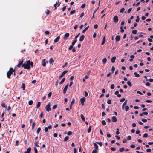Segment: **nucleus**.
Here are the masks:
<instances>
[{
    "instance_id": "nucleus-1",
    "label": "nucleus",
    "mask_w": 153,
    "mask_h": 153,
    "mask_svg": "<svg viewBox=\"0 0 153 153\" xmlns=\"http://www.w3.org/2000/svg\"><path fill=\"white\" fill-rule=\"evenodd\" d=\"M33 63L30 60H27L24 64H23L22 67H23L25 69H27L29 70L30 68V65L31 67L33 66Z\"/></svg>"
},
{
    "instance_id": "nucleus-2",
    "label": "nucleus",
    "mask_w": 153,
    "mask_h": 153,
    "mask_svg": "<svg viewBox=\"0 0 153 153\" xmlns=\"http://www.w3.org/2000/svg\"><path fill=\"white\" fill-rule=\"evenodd\" d=\"M15 71V68L14 69H13V68H10L7 73V77L8 78H10L11 75L13 74V72Z\"/></svg>"
},
{
    "instance_id": "nucleus-3",
    "label": "nucleus",
    "mask_w": 153,
    "mask_h": 153,
    "mask_svg": "<svg viewBox=\"0 0 153 153\" xmlns=\"http://www.w3.org/2000/svg\"><path fill=\"white\" fill-rule=\"evenodd\" d=\"M51 105L50 103H48V105H47L45 107L46 110L48 112H49L51 110V108L50 107Z\"/></svg>"
},
{
    "instance_id": "nucleus-4",
    "label": "nucleus",
    "mask_w": 153,
    "mask_h": 153,
    "mask_svg": "<svg viewBox=\"0 0 153 153\" xmlns=\"http://www.w3.org/2000/svg\"><path fill=\"white\" fill-rule=\"evenodd\" d=\"M68 72V70H66L63 71L62 73V74L59 76V79H60L64 75Z\"/></svg>"
},
{
    "instance_id": "nucleus-5",
    "label": "nucleus",
    "mask_w": 153,
    "mask_h": 153,
    "mask_svg": "<svg viewBox=\"0 0 153 153\" xmlns=\"http://www.w3.org/2000/svg\"><path fill=\"white\" fill-rule=\"evenodd\" d=\"M85 97H83L80 99V100L81 102V104L82 106H83L84 105V102L85 100Z\"/></svg>"
},
{
    "instance_id": "nucleus-6",
    "label": "nucleus",
    "mask_w": 153,
    "mask_h": 153,
    "mask_svg": "<svg viewBox=\"0 0 153 153\" xmlns=\"http://www.w3.org/2000/svg\"><path fill=\"white\" fill-rule=\"evenodd\" d=\"M68 86V84H67V85L64 87L63 91V93L64 94H65V93H66V91L67 90Z\"/></svg>"
},
{
    "instance_id": "nucleus-7",
    "label": "nucleus",
    "mask_w": 153,
    "mask_h": 153,
    "mask_svg": "<svg viewBox=\"0 0 153 153\" xmlns=\"http://www.w3.org/2000/svg\"><path fill=\"white\" fill-rule=\"evenodd\" d=\"M118 21V17L117 16H115L113 18V21L115 23H117Z\"/></svg>"
},
{
    "instance_id": "nucleus-8",
    "label": "nucleus",
    "mask_w": 153,
    "mask_h": 153,
    "mask_svg": "<svg viewBox=\"0 0 153 153\" xmlns=\"http://www.w3.org/2000/svg\"><path fill=\"white\" fill-rule=\"evenodd\" d=\"M19 63L16 65V67H20L21 65L23 64V60H22L21 61H19Z\"/></svg>"
},
{
    "instance_id": "nucleus-9",
    "label": "nucleus",
    "mask_w": 153,
    "mask_h": 153,
    "mask_svg": "<svg viewBox=\"0 0 153 153\" xmlns=\"http://www.w3.org/2000/svg\"><path fill=\"white\" fill-rule=\"evenodd\" d=\"M59 3L58 5V6H57L58 7L59 6L60 4H61V2H59V1H58V2H56L54 5V7H55V9H56V8H57V4H58V3Z\"/></svg>"
},
{
    "instance_id": "nucleus-10",
    "label": "nucleus",
    "mask_w": 153,
    "mask_h": 153,
    "mask_svg": "<svg viewBox=\"0 0 153 153\" xmlns=\"http://www.w3.org/2000/svg\"><path fill=\"white\" fill-rule=\"evenodd\" d=\"M31 149L30 147L28 148L27 151L24 152V153H30L31 152Z\"/></svg>"
},
{
    "instance_id": "nucleus-11",
    "label": "nucleus",
    "mask_w": 153,
    "mask_h": 153,
    "mask_svg": "<svg viewBox=\"0 0 153 153\" xmlns=\"http://www.w3.org/2000/svg\"><path fill=\"white\" fill-rule=\"evenodd\" d=\"M117 119L116 118V117L115 116H113L112 118V121L113 122H116L117 121Z\"/></svg>"
},
{
    "instance_id": "nucleus-12",
    "label": "nucleus",
    "mask_w": 153,
    "mask_h": 153,
    "mask_svg": "<svg viewBox=\"0 0 153 153\" xmlns=\"http://www.w3.org/2000/svg\"><path fill=\"white\" fill-rule=\"evenodd\" d=\"M119 93V92L118 91H117L115 92L114 94L115 95H117V96L118 97H121V96L120 94H118Z\"/></svg>"
},
{
    "instance_id": "nucleus-13",
    "label": "nucleus",
    "mask_w": 153,
    "mask_h": 153,
    "mask_svg": "<svg viewBox=\"0 0 153 153\" xmlns=\"http://www.w3.org/2000/svg\"><path fill=\"white\" fill-rule=\"evenodd\" d=\"M120 40V36L119 35H117L115 37V40L116 42L119 41Z\"/></svg>"
},
{
    "instance_id": "nucleus-14",
    "label": "nucleus",
    "mask_w": 153,
    "mask_h": 153,
    "mask_svg": "<svg viewBox=\"0 0 153 153\" xmlns=\"http://www.w3.org/2000/svg\"><path fill=\"white\" fill-rule=\"evenodd\" d=\"M69 36V33H67L65 34L64 36V39H67L68 38Z\"/></svg>"
},
{
    "instance_id": "nucleus-15",
    "label": "nucleus",
    "mask_w": 153,
    "mask_h": 153,
    "mask_svg": "<svg viewBox=\"0 0 153 153\" xmlns=\"http://www.w3.org/2000/svg\"><path fill=\"white\" fill-rule=\"evenodd\" d=\"M60 39V36H58L54 40V42L55 43H56Z\"/></svg>"
},
{
    "instance_id": "nucleus-16",
    "label": "nucleus",
    "mask_w": 153,
    "mask_h": 153,
    "mask_svg": "<svg viewBox=\"0 0 153 153\" xmlns=\"http://www.w3.org/2000/svg\"><path fill=\"white\" fill-rule=\"evenodd\" d=\"M54 61V60L53 58H51L50 59L49 63L50 64H53Z\"/></svg>"
},
{
    "instance_id": "nucleus-17",
    "label": "nucleus",
    "mask_w": 153,
    "mask_h": 153,
    "mask_svg": "<svg viewBox=\"0 0 153 153\" xmlns=\"http://www.w3.org/2000/svg\"><path fill=\"white\" fill-rule=\"evenodd\" d=\"M85 38V36L84 35H82L81 37H80L79 39V41H83L84 39Z\"/></svg>"
},
{
    "instance_id": "nucleus-18",
    "label": "nucleus",
    "mask_w": 153,
    "mask_h": 153,
    "mask_svg": "<svg viewBox=\"0 0 153 153\" xmlns=\"http://www.w3.org/2000/svg\"><path fill=\"white\" fill-rule=\"evenodd\" d=\"M127 100H126L124 102L122 105V108L123 110L124 109V105H126L127 104Z\"/></svg>"
},
{
    "instance_id": "nucleus-19",
    "label": "nucleus",
    "mask_w": 153,
    "mask_h": 153,
    "mask_svg": "<svg viewBox=\"0 0 153 153\" xmlns=\"http://www.w3.org/2000/svg\"><path fill=\"white\" fill-rule=\"evenodd\" d=\"M45 61V59H44L43 60V61L42 62V65L44 67L46 65Z\"/></svg>"
},
{
    "instance_id": "nucleus-20",
    "label": "nucleus",
    "mask_w": 153,
    "mask_h": 153,
    "mask_svg": "<svg viewBox=\"0 0 153 153\" xmlns=\"http://www.w3.org/2000/svg\"><path fill=\"white\" fill-rule=\"evenodd\" d=\"M116 59V57L115 56L112 57L111 59V62L112 63H114L115 62V60Z\"/></svg>"
},
{
    "instance_id": "nucleus-21",
    "label": "nucleus",
    "mask_w": 153,
    "mask_h": 153,
    "mask_svg": "<svg viewBox=\"0 0 153 153\" xmlns=\"http://www.w3.org/2000/svg\"><path fill=\"white\" fill-rule=\"evenodd\" d=\"M74 101H75V99H74V98L72 100V101H71V105H70V109H71L72 108H71V105L72 104H74Z\"/></svg>"
},
{
    "instance_id": "nucleus-22",
    "label": "nucleus",
    "mask_w": 153,
    "mask_h": 153,
    "mask_svg": "<svg viewBox=\"0 0 153 153\" xmlns=\"http://www.w3.org/2000/svg\"><path fill=\"white\" fill-rule=\"evenodd\" d=\"M25 85L24 83H22V87L21 88L23 90H24L25 89Z\"/></svg>"
},
{
    "instance_id": "nucleus-23",
    "label": "nucleus",
    "mask_w": 153,
    "mask_h": 153,
    "mask_svg": "<svg viewBox=\"0 0 153 153\" xmlns=\"http://www.w3.org/2000/svg\"><path fill=\"white\" fill-rule=\"evenodd\" d=\"M94 145L95 148V150H97L98 149V146L95 143H94Z\"/></svg>"
},
{
    "instance_id": "nucleus-24",
    "label": "nucleus",
    "mask_w": 153,
    "mask_h": 153,
    "mask_svg": "<svg viewBox=\"0 0 153 153\" xmlns=\"http://www.w3.org/2000/svg\"><path fill=\"white\" fill-rule=\"evenodd\" d=\"M65 78H63L62 79V80L59 82V84L61 85V84H62L64 82V81H65Z\"/></svg>"
},
{
    "instance_id": "nucleus-25",
    "label": "nucleus",
    "mask_w": 153,
    "mask_h": 153,
    "mask_svg": "<svg viewBox=\"0 0 153 153\" xmlns=\"http://www.w3.org/2000/svg\"><path fill=\"white\" fill-rule=\"evenodd\" d=\"M88 77H89V76H87V75H86L85 76V77H84L83 78V79H82L83 81V82H85V81L86 79H88Z\"/></svg>"
},
{
    "instance_id": "nucleus-26",
    "label": "nucleus",
    "mask_w": 153,
    "mask_h": 153,
    "mask_svg": "<svg viewBox=\"0 0 153 153\" xmlns=\"http://www.w3.org/2000/svg\"><path fill=\"white\" fill-rule=\"evenodd\" d=\"M80 116L82 120L83 121H84L85 120V118L83 115H82V114H81Z\"/></svg>"
},
{
    "instance_id": "nucleus-27",
    "label": "nucleus",
    "mask_w": 153,
    "mask_h": 153,
    "mask_svg": "<svg viewBox=\"0 0 153 153\" xmlns=\"http://www.w3.org/2000/svg\"><path fill=\"white\" fill-rule=\"evenodd\" d=\"M91 126L89 127V128H88V133H90L91 131Z\"/></svg>"
},
{
    "instance_id": "nucleus-28",
    "label": "nucleus",
    "mask_w": 153,
    "mask_h": 153,
    "mask_svg": "<svg viewBox=\"0 0 153 153\" xmlns=\"http://www.w3.org/2000/svg\"><path fill=\"white\" fill-rule=\"evenodd\" d=\"M107 61V59L106 58H104L102 60V62L104 64H105Z\"/></svg>"
},
{
    "instance_id": "nucleus-29",
    "label": "nucleus",
    "mask_w": 153,
    "mask_h": 153,
    "mask_svg": "<svg viewBox=\"0 0 153 153\" xmlns=\"http://www.w3.org/2000/svg\"><path fill=\"white\" fill-rule=\"evenodd\" d=\"M134 74L135 75L136 77H138L140 76V75L137 74L136 72H135L134 73Z\"/></svg>"
},
{
    "instance_id": "nucleus-30",
    "label": "nucleus",
    "mask_w": 153,
    "mask_h": 153,
    "mask_svg": "<svg viewBox=\"0 0 153 153\" xmlns=\"http://www.w3.org/2000/svg\"><path fill=\"white\" fill-rule=\"evenodd\" d=\"M38 142L37 141H35V145L37 146V147H39V146L38 145Z\"/></svg>"
},
{
    "instance_id": "nucleus-31",
    "label": "nucleus",
    "mask_w": 153,
    "mask_h": 153,
    "mask_svg": "<svg viewBox=\"0 0 153 153\" xmlns=\"http://www.w3.org/2000/svg\"><path fill=\"white\" fill-rule=\"evenodd\" d=\"M137 30H134L132 31V33L134 34H136L137 33Z\"/></svg>"
},
{
    "instance_id": "nucleus-32",
    "label": "nucleus",
    "mask_w": 153,
    "mask_h": 153,
    "mask_svg": "<svg viewBox=\"0 0 153 153\" xmlns=\"http://www.w3.org/2000/svg\"><path fill=\"white\" fill-rule=\"evenodd\" d=\"M69 138V137L68 136H66L64 139V141L65 142H66L67 141Z\"/></svg>"
},
{
    "instance_id": "nucleus-33",
    "label": "nucleus",
    "mask_w": 153,
    "mask_h": 153,
    "mask_svg": "<svg viewBox=\"0 0 153 153\" xmlns=\"http://www.w3.org/2000/svg\"><path fill=\"white\" fill-rule=\"evenodd\" d=\"M89 27V26H88L87 27H86L82 31V33H84L88 29Z\"/></svg>"
},
{
    "instance_id": "nucleus-34",
    "label": "nucleus",
    "mask_w": 153,
    "mask_h": 153,
    "mask_svg": "<svg viewBox=\"0 0 153 153\" xmlns=\"http://www.w3.org/2000/svg\"><path fill=\"white\" fill-rule=\"evenodd\" d=\"M40 106V102H38L37 105H36V107L37 108H39Z\"/></svg>"
},
{
    "instance_id": "nucleus-35",
    "label": "nucleus",
    "mask_w": 153,
    "mask_h": 153,
    "mask_svg": "<svg viewBox=\"0 0 153 153\" xmlns=\"http://www.w3.org/2000/svg\"><path fill=\"white\" fill-rule=\"evenodd\" d=\"M41 130V128L40 127H39L37 129L36 133L37 134H38L39 133Z\"/></svg>"
},
{
    "instance_id": "nucleus-36",
    "label": "nucleus",
    "mask_w": 153,
    "mask_h": 153,
    "mask_svg": "<svg viewBox=\"0 0 153 153\" xmlns=\"http://www.w3.org/2000/svg\"><path fill=\"white\" fill-rule=\"evenodd\" d=\"M129 107L128 106H125V109L126 111H127L129 110Z\"/></svg>"
},
{
    "instance_id": "nucleus-37",
    "label": "nucleus",
    "mask_w": 153,
    "mask_h": 153,
    "mask_svg": "<svg viewBox=\"0 0 153 153\" xmlns=\"http://www.w3.org/2000/svg\"><path fill=\"white\" fill-rule=\"evenodd\" d=\"M148 134L147 133H145L143 136V137L144 138H146L148 137Z\"/></svg>"
},
{
    "instance_id": "nucleus-38",
    "label": "nucleus",
    "mask_w": 153,
    "mask_h": 153,
    "mask_svg": "<svg viewBox=\"0 0 153 153\" xmlns=\"http://www.w3.org/2000/svg\"><path fill=\"white\" fill-rule=\"evenodd\" d=\"M35 123L34 122L33 123H32V129H33L34 128V127L35 126Z\"/></svg>"
},
{
    "instance_id": "nucleus-39",
    "label": "nucleus",
    "mask_w": 153,
    "mask_h": 153,
    "mask_svg": "<svg viewBox=\"0 0 153 153\" xmlns=\"http://www.w3.org/2000/svg\"><path fill=\"white\" fill-rule=\"evenodd\" d=\"M76 12V10H74L72 11H71L70 12V14L71 15H72L74 13Z\"/></svg>"
},
{
    "instance_id": "nucleus-40",
    "label": "nucleus",
    "mask_w": 153,
    "mask_h": 153,
    "mask_svg": "<svg viewBox=\"0 0 153 153\" xmlns=\"http://www.w3.org/2000/svg\"><path fill=\"white\" fill-rule=\"evenodd\" d=\"M120 32L122 33H123L124 31V30L123 29V27L122 26H121L120 27Z\"/></svg>"
},
{
    "instance_id": "nucleus-41",
    "label": "nucleus",
    "mask_w": 153,
    "mask_h": 153,
    "mask_svg": "<svg viewBox=\"0 0 153 153\" xmlns=\"http://www.w3.org/2000/svg\"><path fill=\"white\" fill-rule=\"evenodd\" d=\"M33 103V101L32 100H30L28 102V104L30 105H31Z\"/></svg>"
},
{
    "instance_id": "nucleus-42",
    "label": "nucleus",
    "mask_w": 153,
    "mask_h": 153,
    "mask_svg": "<svg viewBox=\"0 0 153 153\" xmlns=\"http://www.w3.org/2000/svg\"><path fill=\"white\" fill-rule=\"evenodd\" d=\"M125 150V148L124 147L121 148L119 149V151L120 152H122L124 151Z\"/></svg>"
},
{
    "instance_id": "nucleus-43",
    "label": "nucleus",
    "mask_w": 153,
    "mask_h": 153,
    "mask_svg": "<svg viewBox=\"0 0 153 153\" xmlns=\"http://www.w3.org/2000/svg\"><path fill=\"white\" fill-rule=\"evenodd\" d=\"M110 88L111 89H113L114 88V84H111L110 86Z\"/></svg>"
},
{
    "instance_id": "nucleus-44",
    "label": "nucleus",
    "mask_w": 153,
    "mask_h": 153,
    "mask_svg": "<svg viewBox=\"0 0 153 153\" xmlns=\"http://www.w3.org/2000/svg\"><path fill=\"white\" fill-rule=\"evenodd\" d=\"M127 84L129 86H132L131 83L129 81L127 82Z\"/></svg>"
},
{
    "instance_id": "nucleus-45",
    "label": "nucleus",
    "mask_w": 153,
    "mask_h": 153,
    "mask_svg": "<svg viewBox=\"0 0 153 153\" xmlns=\"http://www.w3.org/2000/svg\"><path fill=\"white\" fill-rule=\"evenodd\" d=\"M125 10V8H122L120 10V13H123L124 12Z\"/></svg>"
},
{
    "instance_id": "nucleus-46",
    "label": "nucleus",
    "mask_w": 153,
    "mask_h": 153,
    "mask_svg": "<svg viewBox=\"0 0 153 153\" xmlns=\"http://www.w3.org/2000/svg\"><path fill=\"white\" fill-rule=\"evenodd\" d=\"M34 149L35 151V153H38V150L36 147H34Z\"/></svg>"
},
{
    "instance_id": "nucleus-47",
    "label": "nucleus",
    "mask_w": 153,
    "mask_h": 153,
    "mask_svg": "<svg viewBox=\"0 0 153 153\" xmlns=\"http://www.w3.org/2000/svg\"><path fill=\"white\" fill-rule=\"evenodd\" d=\"M139 20H140V19H139V17L138 16H137V18H136V19L135 20V21L136 22H138L139 21Z\"/></svg>"
},
{
    "instance_id": "nucleus-48",
    "label": "nucleus",
    "mask_w": 153,
    "mask_h": 153,
    "mask_svg": "<svg viewBox=\"0 0 153 153\" xmlns=\"http://www.w3.org/2000/svg\"><path fill=\"white\" fill-rule=\"evenodd\" d=\"M19 142L18 140H16V142H15V146H16L19 145Z\"/></svg>"
},
{
    "instance_id": "nucleus-49",
    "label": "nucleus",
    "mask_w": 153,
    "mask_h": 153,
    "mask_svg": "<svg viewBox=\"0 0 153 153\" xmlns=\"http://www.w3.org/2000/svg\"><path fill=\"white\" fill-rule=\"evenodd\" d=\"M115 69V67L114 66H112L111 68V71L112 73H113L114 72Z\"/></svg>"
},
{
    "instance_id": "nucleus-50",
    "label": "nucleus",
    "mask_w": 153,
    "mask_h": 153,
    "mask_svg": "<svg viewBox=\"0 0 153 153\" xmlns=\"http://www.w3.org/2000/svg\"><path fill=\"white\" fill-rule=\"evenodd\" d=\"M97 143L101 146H102V144L101 142H97Z\"/></svg>"
},
{
    "instance_id": "nucleus-51",
    "label": "nucleus",
    "mask_w": 153,
    "mask_h": 153,
    "mask_svg": "<svg viewBox=\"0 0 153 153\" xmlns=\"http://www.w3.org/2000/svg\"><path fill=\"white\" fill-rule=\"evenodd\" d=\"M57 104H56L55 105H54L53 106V109H55L56 108H57Z\"/></svg>"
},
{
    "instance_id": "nucleus-52",
    "label": "nucleus",
    "mask_w": 153,
    "mask_h": 153,
    "mask_svg": "<svg viewBox=\"0 0 153 153\" xmlns=\"http://www.w3.org/2000/svg\"><path fill=\"white\" fill-rule=\"evenodd\" d=\"M72 134V132L71 131H68L67 133L68 135L70 136Z\"/></svg>"
},
{
    "instance_id": "nucleus-53",
    "label": "nucleus",
    "mask_w": 153,
    "mask_h": 153,
    "mask_svg": "<svg viewBox=\"0 0 153 153\" xmlns=\"http://www.w3.org/2000/svg\"><path fill=\"white\" fill-rule=\"evenodd\" d=\"M131 137L130 136H128L127 137V140H131Z\"/></svg>"
},
{
    "instance_id": "nucleus-54",
    "label": "nucleus",
    "mask_w": 153,
    "mask_h": 153,
    "mask_svg": "<svg viewBox=\"0 0 153 153\" xmlns=\"http://www.w3.org/2000/svg\"><path fill=\"white\" fill-rule=\"evenodd\" d=\"M1 105L3 107H4V108H5V109H7V107L5 105V104L4 103H3V104H1Z\"/></svg>"
},
{
    "instance_id": "nucleus-55",
    "label": "nucleus",
    "mask_w": 153,
    "mask_h": 153,
    "mask_svg": "<svg viewBox=\"0 0 153 153\" xmlns=\"http://www.w3.org/2000/svg\"><path fill=\"white\" fill-rule=\"evenodd\" d=\"M102 125H105L106 124V123L105 121L104 120H102Z\"/></svg>"
},
{
    "instance_id": "nucleus-56",
    "label": "nucleus",
    "mask_w": 153,
    "mask_h": 153,
    "mask_svg": "<svg viewBox=\"0 0 153 153\" xmlns=\"http://www.w3.org/2000/svg\"><path fill=\"white\" fill-rule=\"evenodd\" d=\"M132 10V8H129L128 11H127V13H129Z\"/></svg>"
},
{
    "instance_id": "nucleus-57",
    "label": "nucleus",
    "mask_w": 153,
    "mask_h": 153,
    "mask_svg": "<svg viewBox=\"0 0 153 153\" xmlns=\"http://www.w3.org/2000/svg\"><path fill=\"white\" fill-rule=\"evenodd\" d=\"M102 108L103 109H105V106L103 104H102Z\"/></svg>"
},
{
    "instance_id": "nucleus-58",
    "label": "nucleus",
    "mask_w": 153,
    "mask_h": 153,
    "mask_svg": "<svg viewBox=\"0 0 153 153\" xmlns=\"http://www.w3.org/2000/svg\"><path fill=\"white\" fill-rule=\"evenodd\" d=\"M48 131V127H46L45 128V132H47Z\"/></svg>"
},
{
    "instance_id": "nucleus-59",
    "label": "nucleus",
    "mask_w": 153,
    "mask_h": 153,
    "mask_svg": "<svg viewBox=\"0 0 153 153\" xmlns=\"http://www.w3.org/2000/svg\"><path fill=\"white\" fill-rule=\"evenodd\" d=\"M77 149L76 148H75L74 149V153H76Z\"/></svg>"
},
{
    "instance_id": "nucleus-60",
    "label": "nucleus",
    "mask_w": 153,
    "mask_h": 153,
    "mask_svg": "<svg viewBox=\"0 0 153 153\" xmlns=\"http://www.w3.org/2000/svg\"><path fill=\"white\" fill-rule=\"evenodd\" d=\"M98 25L97 24H96L94 26V29H97L98 27Z\"/></svg>"
},
{
    "instance_id": "nucleus-61",
    "label": "nucleus",
    "mask_w": 153,
    "mask_h": 153,
    "mask_svg": "<svg viewBox=\"0 0 153 153\" xmlns=\"http://www.w3.org/2000/svg\"><path fill=\"white\" fill-rule=\"evenodd\" d=\"M50 13V11L49 10H47V11L46 12V14L47 15H48V14H49Z\"/></svg>"
},
{
    "instance_id": "nucleus-62",
    "label": "nucleus",
    "mask_w": 153,
    "mask_h": 153,
    "mask_svg": "<svg viewBox=\"0 0 153 153\" xmlns=\"http://www.w3.org/2000/svg\"><path fill=\"white\" fill-rule=\"evenodd\" d=\"M111 100H108L107 101V103H108V104H111Z\"/></svg>"
},
{
    "instance_id": "nucleus-63",
    "label": "nucleus",
    "mask_w": 153,
    "mask_h": 153,
    "mask_svg": "<svg viewBox=\"0 0 153 153\" xmlns=\"http://www.w3.org/2000/svg\"><path fill=\"white\" fill-rule=\"evenodd\" d=\"M85 5H85V4H84L82 5L81 6V7L82 8H84L85 7Z\"/></svg>"
},
{
    "instance_id": "nucleus-64",
    "label": "nucleus",
    "mask_w": 153,
    "mask_h": 153,
    "mask_svg": "<svg viewBox=\"0 0 153 153\" xmlns=\"http://www.w3.org/2000/svg\"><path fill=\"white\" fill-rule=\"evenodd\" d=\"M110 149L112 151H114L116 150L115 148L114 147H113L111 148Z\"/></svg>"
}]
</instances>
